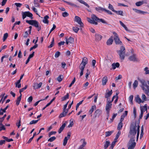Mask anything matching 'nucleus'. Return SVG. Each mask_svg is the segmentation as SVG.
<instances>
[{"label":"nucleus","instance_id":"nucleus-7","mask_svg":"<svg viewBox=\"0 0 149 149\" xmlns=\"http://www.w3.org/2000/svg\"><path fill=\"white\" fill-rule=\"evenodd\" d=\"M141 108V113L139 116V119L138 120H140V119H141L143 117V112L145 111H147V104H145L143 107H140Z\"/></svg>","mask_w":149,"mask_h":149},{"label":"nucleus","instance_id":"nucleus-60","mask_svg":"<svg viewBox=\"0 0 149 149\" xmlns=\"http://www.w3.org/2000/svg\"><path fill=\"white\" fill-rule=\"evenodd\" d=\"M56 132L55 131H52L50 132L48 134V136L50 137L51 136L52 134H55L56 133Z\"/></svg>","mask_w":149,"mask_h":149},{"label":"nucleus","instance_id":"nucleus-58","mask_svg":"<svg viewBox=\"0 0 149 149\" xmlns=\"http://www.w3.org/2000/svg\"><path fill=\"white\" fill-rule=\"evenodd\" d=\"M133 113L134 115V118H135L136 117V110L135 107H134L133 108Z\"/></svg>","mask_w":149,"mask_h":149},{"label":"nucleus","instance_id":"nucleus-5","mask_svg":"<svg viewBox=\"0 0 149 149\" xmlns=\"http://www.w3.org/2000/svg\"><path fill=\"white\" fill-rule=\"evenodd\" d=\"M113 34L115 36L114 40L116 44V45H122L123 44L122 42L120 40L118 34L115 32H113Z\"/></svg>","mask_w":149,"mask_h":149},{"label":"nucleus","instance_id":"nucleus-18","mask_svg":"<svg viewBox=\"0 0 149 149\" xmlns=\"http://www.w3.org/2000/svg\"><path fill=\"white\" fill-rule=\"evenodd\" d=\"M112 93V90H111L110 91H109L108 92L105 93L104 97L105 98L107 99V100H108V98L111 95Z\"/></svg>","mask_w":149,"mask_h":149},{"label":"nucleus","instance_id":"nucleus-26","mask_svg":"<svg viewBox=\"0 0 149 149\" xmlns=\"http://www.w3.org/2000/svg\"><path fill=\"white\" fill-rule=\"evenodd\" d=\"M105 9V8L100 6H99L97 7H96L95 8V10L96 11L99 12H101L102 11H104Z\"/></svg>","mask_w":149,"mask_h":149},{"label":"nucleus","instance_id":"nucleus-32","mask_svg":"<svg viewBox=\"0 0 149 149\" xmlns=\"http://www.w3.org/2000/svg\"><path fill=\"white\" fill-rule=\"evenodd\" d=\"M78 1L80 2L81 3L84 4V5H85V6H86L88 8H89V5L87 3L85 2H84V1H83V0H77Z\"/></svg>","mask_w":149,"mask_h":149},{"label":"nucleus","instance_id":"nucleus-59","mask_svg":"<svg viewBox=\"0 0 149 149\" xmlns=\"http://www.w3.org/2000/svg\"><path fill=\"white\" fill-rule=\"evenodd\" d=\"M141 98L143 101H146L147 100L146 97L145 95L144 94H142Z\"/></svg>","mask_w":149,"mask_h":149},{"label":"nucleus","instance_id":"nucleus-47","mask_svg":"<svg viewBox=\"0 0 149 149\" xmlns=\"http://www.w3.org/2000/svg\"><path fill=\"white\" fill-rule=\"evenodd\" d=\"M27 85H26L25 86V87L24 88H23L21 89H20L19 90V93L20 94V95L22 94L21 93L22 92H23L24 90H26L27 88Z\"/></svg>","mask_w":149,"mask_h":149},{"label":"nucleus","instance_id":"nucleus-36","mask_svg":"<svg viewBox=\"0 0 149 149\" xmlns=\"http://www.w3.org/2000/svg\"><path fill=\"white\" fill-rule=\"evenodd\" d=\"M114 12L118 15H120L121 16H123V12L122 10H119L118 11H117L115 10Z\"/></svg>","mask_w":149,"mask_h":149},{"label":"nucleus","instance_id":"nucleus-48","mask_svg":"<svg viewBox=\"0 0 149 149\" xmlns=\"http://www.w3.org/2000/svg\"><path fill=\"white\" fill-rule=\"evenodd\" d=\"M56 139V137L54 136L50 137L48 140V141L50 142H52Z\"/></svg>","mask_w":149,"mask_h":149},{"label":"nucleus","instance_id":"nucleus-39","mask_svg":"<svg viewBox=\"0 0 149 149\" xmlns=\"http://www.w3.org/2000/svg\"><path fill=\"white\" fill-rule=\"evenodd\" d=\"M54 44V38H52V41L51 42V44L48 47V48H51L53 47Z\"/></svg>","mask_w":149,"mask_h":149},{"label":"nucleus","instance_id":"nucleus-38","mask_svg":"<svg viewBox=\"0 0 149 149\" xmlns=\"http://www.w3.org/2000/svg\"><path fill=\"white\" fill-rule=\"evenodd\" d=\"M2 138L3 139L5 140V141H6L8 142L13 141L12 139H8L7 137L5 136H3Z\"/></svg>","mask_w":149,"mask_h":149},{"label":"nucleus","instance_id":"nucleus-28","mask_svg":"<svg viewBox=\"0 0 149 149\" xmlns=\"http://www.w3.org/2000/svg\"><path fill=\"white\" fill-rule=\"evenodd\" d=\"M63 1L64 2H65V3H68V4H69V5H70L72 6H74V7H79V6H77V5L76 4H74V3H72L70 2H68V1Z\"/></svg>","mask_w":149,"mask_h":149},{"label":"nucleus","instance_id":"nucleus-31","mask_svg":"<svg viewBox=\"0 0 149 149\" xmlns=\"http://www.w3.org/2000/svg\"><path fill=\"white\" fill-rule=\"evenodd\" d=\"M113 132V130L106 132H105V136L107 137L110 136L111 134Z\"/></svg>","mask_w":149,"mask_h":149},{"label":"nucleus","instance_id":"nucleus-9","mask_svg":"<svg viewBox=\"0 0 149 149\" xmlns=\"http://www.w3.org/2000/svg\"><path fill=\"white\" fill-rule=\"evenodd\" d=\"M74 21L77 22L80 25L79 26L80 27H84V24L82 22L81 20L79 17L78 16H76L74 18Z\"/></svg>","mask_w":149,"mask_h":149},{"label":"nucleus","instance_id":"nucleus-37","mask_svg":"<svg viewBox=\"0 0 149 149\" xmlns=\"http://www.w3.org/2000/svg\"><path fill=\"white\" fill-rule=\"evenodd\" d=\"M69 95L68 93H67L66 95H65L63 97H62V98H61L62 101H65L67 99H68L69 98Z\"/></svg>","mask_w":149,"mask_h":149},{"label":"nucleus","instance_id":"nucleus-1","mask_svg":"<svg viewBox=\"0 0 149 149\" xmlns=\"http://www.w3.org/2000/svg\"><path fill=\"white\" fill-rule=\"evenodd\" d=\"M136 133V125L132 123L130 125V130L128 135V137H130V139L128 143V145H129L128 149H134L135 148L136 145V143L134 141L135 136Z\"/></svg>","mask_w":149,"mask_h":149},{"label":"nucleus","instance_id":"nucleus-10","mask_svg":"<svg viewBox=\"0 0 149 149\" xmlns=\"http://www.w3.org/2000/svg\"><path fill=\"white\" fill-rule=\"evenodd\" d=\"M138 80L142 84L141 87L142 89L144 90L145 89V87H146L147 85L146 81L143 79H138Z\"/></svg>","mask_w":149,"mask_h":149},{"label":"nucleus","instance_id":"nucleus-44","mask_svg":"<svg viewBox=\"0 0 149 149\" xmlns=\"http://www.w3.org/2000/svg\"><path fill=\"white\" fill-rule=\"evenodd\" d=\"M143 3V1H139L136 2V5L137 6H139L142 5Z\"/></svg>","mask_w":149,"mask_h":149},{"label":"nucleus","instance_id":"nucleus-17","mask_svg":"<svg viewBox=\"0 0 149 149\" xmlns=\"http://www.w3.org/2000/svg\"><path fill=\"white\" fill-rule=\"evenodd\" d=\"M135 100L136 102L139 104H140L141 103H143L144 102L142 100L141 98L139 97V95H137L136 97H135Z\"/></svg>","mask_w":149,"mask_h":149},{"label":"nucleus","instance_id":"nucleus-12","mask_svg":"<svg viewBox=\"0 0 149 149\" xmlns=\"http://www.w3.org/2000/svg\"><path fill=\"white\" fill-rule=\"evenodd\" d=\"M88 63V59L86 57H84L83 59L82 62L81 63L80 66L81 65H82L81 67H85L86 65Z\"/></svg>","mask_w":149,"mask_h":149},{"label":"nucleus","instance_id":"nucleus-30","mask_svg":"<svg viewBox=\"0 0 149 149\" xmlns=\"http://www.w3.org/2000/svg\"><path fill=\"white\" fill-rule=\"evenodd\" d=\"M119 22L120 24V25L123 27L125 30L127 31H129V30L127 28L126 26L123 23V22L121 21H119Z\"/></svg>","mask_w":149,"mask_h":149},{"label":"nucleus","instance_id":"nucleus-55","mask_svg":"<svg viewBox=\"0 0 149 149\" xmlns=\"http://www.w3.org/2000/svg\"><path fill=\"white\" fill-rule=\"evenodd\" d=\"M83 100H81L80 101L79 103H77L76 106V110H77V109L79 107V106L82 104L83 102Z\"/></svg>","mask_w":149,"mask_h":149},{"label":"nucleus","instance_id":"nucleus-19","mask_svg":"<svg viewBox=\"0 0 149 149\" xmlns=\"http://www.w3.org/2000/svg\"><path fill=\"white\" fill-rule=\"evenodd\" d=\"M129 59L131 61H137L136 58V55L134 54L129 56Z\"/></svg>","mask_w":149,"mask_h":149},{"label":"nucleus","instance_id":"nucleus-64","mask_svg":"<svg viewBox=\"0 0 149 149\" xmlns=\"http://www.w3.org/2000/svg\"><path fill=\"white\" fill-rule=\"evenodd\" d=\"M145 91V93L147 95L149 96V90H147L146 89H145L144 90H143Z\"/></svg>","mask_w":149,"mask_h":149},{"label":"nucleus","instance_id":"nucleus-51","mask_svg":"<svg viewBox=\"0 0 149 149\" xmlns=\"http://www.w3.org/2000/svg\"><path fill=\"white\" fill-rule=\"evenodd\" d=\"M108 8L109 9L111 10L113 12L115 10L112 5L110 4H109Z\"/></svg>","mask_w":149,"mask_h":149},{"label":"nucleus","instance_id":"nucleus-21","mask_svg":"<svg viewBox=\"0 0 149 149\" xmlns=\"http://www.w3.org/2000/svg\"><path fill=\"white\" fill-rule=\"evenodd\" d=\"M96 108V106L95 105H94L93 106H92L91 107V109L89 110V114H91V116H92V113L93 111H94V109H95Z\"/></svg>","mask_w":149,"mask_h":149},{"label":"nucleus","instance_id":"nucleus-23","mask_svg":"<svg viewBox=\"0 0 149 149\" xmlns=\"http://www.w3.org/2000/svg\"><path fill=\"white\" fill-rule=\"evenodd\" d=\"M49 18V17L48 15H46L44 17V19L43 20V22L45 24H48L49 23V21L48 19Z\"/></svg>","mask_w":149,"mask_h":149},{"label":"nucleus","instance_id":"nucleus-25","mask_svg":"<svg viewBox=\"0 0 149 149\" xmlns=\"http://www.w3.org/2000/svg\"><path fill=\"white\" fill-rule=\"evenodd\" d=\"M120 64L118 63H113L112 64V68L113 69H115L116 68H118L119 67Z\"/></svg>","mask_w":149,"mask_h":149},{"label":"nucleus","instance_id":"nucleus-4","mask_svg":"<svg viewBox=\"0 0 149 149\" xmlns=\"http://www.w3.org/2000/svg\"><path fill=\"white\" fill-rule=\"evenodd\" d=\"M117 53L118 54L121 60H123L125 58V47L122 46L120 47V50L118 51Z\"/></svg>","mask_w":149,"mask_h":149},{"label":"nucleus","instance_id":"nucleus-49","mask_svg":"<svg viewBox=\"0 0 149 149\" xmlns=\"http://www.w3.org/2000/svg\"><path fill=\"white\" fill-rule=\"evenodd\" d=\"M68 140V138H67V137L66 136L65 137L63 142V145L64 146H65L67 143Z\"/></svg>","mask_w":149,"mask_h":149},{"label":"nucleus","instance_id":"nucleus-43","mask_svg":"<svg viewBox=\"0 0 149 149\" xmlns=\"http://www.w3.org/2000/svg\"><path fill=\"white\" fill-rule=\"evenodd\" d=\"M8 34L7 33H5L4 35L3 38V41H5L7 37H8Z\"/></svg>","mask_w":149,"mask_h":149},{"label":"nucleus","instance_id":"nucleus-61","mask_svg":"<svg viewBox=\"0 0 149 149\" xmlns=\"http://www.w3.org/2000/svg\"><path fill=\"white\" fill-rule=\"evenodd\" d=\"M115 142L113 141L111 144V146L109 148V149H113L115 145Z\"/></svg>","mask_w":149,"mask_h":149},{"label":"nucleus","instance_id":"nucleus-14","mask_svg":"<svg viewBox=\"0 0 149 149\" xmlns=\"http://www.w3.org/2000/svg\"><path fill=\"white\" fill-rule=\"evenodd\" d=\"M112 103L107 101V104L106 106V110L107 111H109L111 107Z\"/></svg>","mask_w":149,"mask_h":149},{"label":"nucleus","instance_id":"nucleus-63","mask_svg":"<svg viewBox=\"0 0 149 149\" xmlns=\"http://www.w3.org/2000/svg\"><path fill=\"white\" fill-rule=\"evenodd\" d=\"M148 68L147 67L145 68L144 70L145 71V74H149V70H148Z\"/></svg>","mask_w":149,"mask_h":149},{"label":"nucleus","instance_id":"nucleus-34","mask_svg":"<svg viewBox=\"0 0 149 149\" xmlns=\"http://www.w3.org/2000/svg\"><path fill=\"white\" fill-rule=\"evenodd\" d=\"M85 67H81L80 66H79V68L81 70L80 72V77L83 74V71Z\"/></svg>","mask_w":149,"mask_h":149},{"label":"nucleus","instance_id":"nucleus-53","mask_svg":"<svg viewBox=\"0 0 149 149\" xmlns=\"http://www.w3.org/2000/svg\"><path fill=\"white\" fill-rule=\"evenodd\" d=\"M40 120V119H39L38 120H33L31 121L30 123L29 124L30 125H32L33 124H35L37 123V122L38 121Z\"/></svg>","mask_w":149,"mask_h":149},{"label":"nucleus","instance_id":"nucleus-29","mask_svg":"<svg viewBox=\"0 0 149 149\" xmlns=\"http://www.w3.org/2000/svg\"><path fill=\"white\" fill-rule=\"evenodd\" d=\"M110 144V142L109 140L106 141L104 145V149H106L109 146Z\"/></svg>","mask_w":149,"mask_h":149},{"label":"nucleus","instance_id":"nucleus-41","mask_svg":"<svg viewBox=\"0 0 149 149\" xmlns=\"http://www.w3.org/2000/svg\"><path fill=\"white\" fill-rule=\"evenodd\" d=\"M79 30V28L76 26L73 27H72L73 31L76 33H77Z\"/></svg>","mask_w":149,"mask_h":149},{"label":"nucleus","instance_id":"nucleus-27","mask_svg":"<svg viewBox=\"0 0 149 149\" xmlns=\"http://www.w3.org/2000/svg\"><path fill=\"white\" fill-rule=\"evenodd\" d=\"M113 41V40L111 37L107 40L106 42L107 45H111L112 44Z\"/></svg>","mask_w":149,"mask_h":149},{"label":"nucleus","instance_id":"nucleus-35","mask_svg":"<svg viewBox=\"0 0 149 149\" xmlns=\"http://www.w3.org/2000/svg\"><path fill=\"white\" fill-rule=\"evenodd\" d=\"M65 111L63 110V112L60 114L58 116V118H61L65 116L67 114L65 113Z\"/></svg>","mask_w":149,"mask_h":149},{"label":"nucleus","instance_id":"nucleus-22","mask_svg":"<svg viewBox=\"0 0 149 149\" xmlns=\"http://www.w3.org/2000/svg\"><path fill=\"white\" fill-rule=\"evenodd\" d=\"M66 124L65 123H64L62 124V125L60 127L58 130V132L59 134L61 133V132L63 130L65 127V126Z\"/></svg>","mask_w":149,"mask_h":149},{"label":"nucleus","instance_id":"nucleus-15","mask_svg":"<svg viewBox=\"0 0 149 149\" xmlns=\"http://www.w3.org/2000/svg\"><path fill=\"white\" fill-rule=\"evenodd\" d=\"M95 40L97 41H99L102 38V36L100 34L98 33H95Z\"/></svg>","mask_w":149,"mask_h":149},{"label":"nucleus","instance_id":"nucleus-16","mask_svg":"<svg viewBox=\"0 0 149 149\" xmlns=\"http://www.w3.org/2000/svg\"><path fill=\"white\" fill-rule=\"evenodd\" d=\"M102 111L101 110L97 109L95 111L94 115L95 117H96L97 116H99L102 113Z\"/></svg>","mask_w":149,"mask_h":149},{"label":"nucleus","instance_id":"nucleus-11","mask_svg":"<svg viewBox=\"0 0 149 149\" xmlns=\"http://www.w3.org/2000/svg\"><path fill=\"white\" fill-rule=\"evenodd\" d=\"M42 84V83L41 82H40L39 84L36 83H34L33 85V89L35 90L41 87Z\"/></svg>","mask_w":149,"mask_h":149},{"label":"nucleus","instance_id":"nucleus-57","mask_svg":"<svg viewBox=\"0 0 149 149\" xmlns=\"http://www.w3.org/2000/svg\"><path fill=\"white\" fill-rule=\"evenodd\" d=\"M75 81V77H74L72 81L71 84L69 85V87H70L72 86V85L73 84Z\"/></svg>","mask_w":149,"mask_h":149},{"label":"nucleus","instance_id":"nucleus-20","mask_svg":"<svg viewBox=\"0 0 149 149\" xmlns=\"http://www.w3.org/2000/svg\"><path fill=\"white\" fill-rule=\"evenodd\" d=\"M108 80V78L107 76L104 77L102 79V83L103 86H104L106 84V83Z\"/></svg>","mask_w":149,"mask_h":149},{"label":"nucleus","instance_id":"nucleus-54","mask_svg":"<svg viewBox=\"0 0 149 149\" xmlns=\"http://www.w3.org/2000/svg\"><path fill=\"white\" fill-rule=\"evenodd\" d=\"M84 141L83 142L82 144L80 146L78 149H81V148H82L83 147L85 146L86 145V142H85L84 139Z\"/></svg>","mask_w":149,"mask_h":149},{"label":"nucleus","instance_id":"nucleus-56","mask_svg":"<svg viewBox=\"0 0 149 149\" xmlns=\"http://www.w3.org/2000/svg\"><path fill=\"white\" fill-rule=\"evenodd\" d=\"M60 55V52L59 51L56 52L55 54V57L56 58H58Z\"/></svg>","mask_w":149,"mask_h":149},{"label":"nucleus","instance_id":"nucleus-33","mask_svg":"<svg viewBox=\"0 0 149 149\" xmlns=\"http://www.w3.org/2000/svg\"><path fill=\"white\" fill-rule=\"evenodd\" d=\"M123 127V123L122 122H120L118 124L117 127V130L120 131L121 130Z\"/></svg>","mask_w":149,"mask_h":149},{"label":"nucleus","instance_id":"nucleus-3","mask_svg":"<svg viewBox=\"0 0 149 149\" xmlns=\"http://www.w3.org/2000/svg\"><path fill=\"white\" fill-rule=\"evenodd\" d=\"M26 22L30 25H32L38 28V31H39L41 29V26L39 25V22L36 20H26Z\"/></svg>","mask_w":149,"mask_h":149},{"label":"nucleus","instance_id":"nucleus-24","mask_svg":"<svg viewBox=\"0 0 149 149\" xmlns=\"http://www.w3.org/2000/svg\"><path fill=\"white\" fill-rule=\"evenodd\" d=\"M22 95V94L20 95L17 98L16 103V105L18 106L19 104L21 99Z\"/></svg>","mask_w":149,"mask_h":149},{"label":"nucleus","instance_id":"nucleus-42","mask_svg":"<svg viewBox=\"0 0 149 149\" xmlns=\"http://www.w3.org/2000/svg\"><path fill=\"white\" fill-rule=\"evenodd\" d=\"M63 77L62 75H60L57 78V80L59 82L61 81L63 79Z\"/></svg>","mask_w":149,"mask_h":149},{"label":"nucleus","instance_id":"nucleus-50","mask_svg":"<svg viewBox=\"0 0 149 149\" xmlns=\"http://www.w3.org/2000/svg\"><path fill=\"white\" fill-rule=\"evenodd\" d=\"M129 101L130 102L131 104H133V95H130L129 97Z\"/></svg>","mask_w":149,"mask_h":149},{"label":"nucleus","instance_id":"nucleus-45","mask_svg":"<svg viewBox=\"0 0 149 149\" xmlns=\"http://www.w3.org/2000/svg\"><path fill=\"white\" fill-rule=\"evenodd\" d=\"M67 40L69 41L70 43H72L73 42H74V38L72 37H69Z\"/></svg>","mask_w":149,"mask_h":149},{"label":"nucleus","instance_id":"nucleus-8","mask_svg":"<svg viewBox=\"0 0 149 149\" xmlns=\"http://www.w3.org/2000/svg\"><path fill=\"white\" fill-rule=\"evenodd\" d=\"M132 123H134V124H136V127H137V130H136V132L137 131V136H136V140L137 141L138 140V139L139 138V132H140V126L139 125L140 124V120H138L136 122V121L135 123H134V122H132L131 123L130 125Z\"/></svg>","mask_w":149,"mask_h":149},{"label":"nucleus","instance_id":"nucleus-46","mask_svg":"<svg viewBox=\"0 0 149 149\" xmlns=\"http://www.w3.org/2000/svg\"><path fill=\"white\" fill-rule=\"evenodd\" d=\"M6 114H5L2 117L0 118V119H1V120H0V125H2V123L4 120V118L6 117Z\"/></svg>","mask_w":149,"mask_h":149},{"label":"nucleus","instance_id":"nucleus-13","mask_svg":"<svg viewBox=\"0 0 149 149\" xmlns=\"http://www.w3.org/2000/svg\"><path fill=\"white\" fill-rule=\"evenodd\" d=\"M133 10L136 13H138L143 14H149V13L148 12L143 11L140 10H138L136 8H133Z\"/></svg>","mask_w":149,"mask_h":149},{"label":"nucleus","instance_id":"nucleus-62","mask_svg":"<svg viewBox=\"0 0 149 149\" xmlns=\"http://www.w3.org/2000/svg\"><path fill=\"white\" fill-rule=\"evenodd\" d=\"M69 15V14L66 12H64L62 13V15L63 17H65L68 16Z\"/></svg>","mask_w":149,"mask_h":149},{"label":"nucleus","instance_id":"nucleus-40","mask_svg":"<svg viewBox=\"0 0 149 149\" xmlns=\"http://www.w3.org/2000/svg\"><path fill=\"white\" fill-rule=\"evenodd\" d=\"M138 81L136 80H135L133 84V87L134 89H135L138 86Z\"/></svg>","mask_w":149,"mask_h":149},{"label":"nucleus","instance_id":"nucleus-6","mask_svg":"<svg viewBox=\"0 0 149 149\" xmlns=\"http://www.w3.org/2000/svg\"><path fill=\"white\" fill-rule=\"evenodd\" d=\"M22 18L23 19H24L26 17H30L32 19L33 14L29 11H26L22 13Z\"/></svg>","mask_w":149,"mask_h":149},{"label":"nucleus","instance_id":"nucleus-52","mask_svg":"<svg viewBox=\"0 0 149 149\" xmlns=\"http://www.w3.org/2000/svg\"><path fill=\"white\" fill-rule=\"evenodd\" d=\"M121 133V132L120 131H119L118 132H117V133L116 135V137L115 138V140H117L118 139Z\"/></svg>","mask_w":149,"mask_h":149},{"label":"nucleus","instance_id":"nucleus-2","mask_svg":"<svg viewBox=\"0 0 149 149\" xmlns=\"http://www.w3.org/2000/svg\"><path fill=\"white\" fill-rule=\"evenodd\" d=\"M91 19L89 17L87 18V20L90 23L97 25L98 24L97 22H101L104 24H107V22L102 19H100L96 16L94 14L91 15Z\"/></svg>","mask_w":149,"mask_h":149}]
</instances>
